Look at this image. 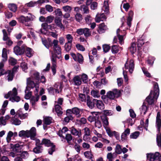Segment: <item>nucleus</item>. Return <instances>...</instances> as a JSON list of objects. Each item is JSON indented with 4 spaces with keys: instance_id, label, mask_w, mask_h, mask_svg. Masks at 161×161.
Wrapping results in <instances>:
<instances>
[{
    "instance_id": "nucleus-38",
    "label": "nucleus",
    "mask_w": 161,
    "mask_h": 161,
    "mask_svg": "<svg viewBox=\"0 0 161 161\" xmlns=\"http://www.w3.org/2000/svg\"><path fill=\"white\" fill-rule=\"evenodd\" d=\"M76 20L78 22H80L82 20V15L80 13H77L75 15Z\"/></svg>"
},
{
    "instance_id": "nucleus-39",
    "label": "nucleus",
    "mask_w": 161,
    "mask_h": 161,
    "mask_svg": "<svg viewBox=\"0 0 161 161\" xmlns=\"http://www.w3.org/2000/svg\"><path fill=\"white\" fill-rule=\"evenodd\" d=\"M84 155L86 158L89 159H91L92 158L93 155L91 151H86L84 153Z\"/></svg>"
},
{
    "instance_id": "nucleus-11",
    "label": "nucleus",
    "mask_w": 161,
    "mask_h": 161,
    "mask_svg": "<svg viewBox=\"0 0 161 161\" xmlns=\"http://www.w3.org/2000/svg\"><path fill=\"white\" fill-rule=\"evenodd\" d=\"M43 150V147L42 146H35L33 149V152L36 154L42 153Z\"/></svg>"
},
{
    "instance_id": "nucleus-27",
    "label": "nucleus",
    "mask_w": 161,
    "mask_h": 161,
    "mask_svg": "<svg viewBox=\"0 0 161 161\" xmlns=\"http://www.w3.org/2000/svg\"><path fill=\"white\" fill-rule=\"evenodd\" d=\"M20 97L17 95L10 97L9 100L12 102H18L20 100Z\"/></svg>"
},
{
    "instance_id": "nucleus-22",
    "label": "nucleus",
    "mask_w": 161,
    "mask_h": 161,
    "mask_svg": "<svg viewBox=\"0 0 161 161\" xmlns=\"http://www.w3.org/2000/svg\"><path fill=\"white\" fill-rule=\"evenodd\" d=\"M136 44L134 42H132L131 44V46L129 48V50L131 52L132 54H133L136 50Z\"/></svg>"
},
{
    "instance_id": "nucleus-34",
    "label": "nucleus",
    "mask_w": 161,
    "mask_h": 161,
    "mask_svg": "<svg viewBox=\"0 0 161 161\" xmlns=\"http://www.w3.org/2000/svg\"><path fill=\"white\" fill-rule=\"evenodd\" d=\"M27 130L25 131L24 130L20 131L19 134V136L20 137H29V135H28V133Z\"/></svg>"
},
{
    "instance_id": "nucleus-61",
    "label": "nucleus",
    "mask_w": 161,
    "mask_h": 161,
    "mask_svg": "<svg viewBox=\"0 0 161 161\" xmlns=\"http://www.w3.org/2000/svg\"><path fill=\"white\" fill-rule=\"evenodd\" d=\"M56 15L58 16H62L63 15L62 12L59 8H57L54 12Z\"/></svg>"
},
{
    "instance_id": "nucleus-54",
    "label": "nucleus",
    "mask_w": 161,
    "mask_h": 161,
    "mask_svg": "<svg viewBox=\"0 0 161 161\" xmlns=\"http://www.w3.org/2000/svg\"><path fill=\"white\" fill-rule=\"evenodd\" d=\"M97 117L98 116H94V114H93L88 117V120L91 122L95 121L96 120H97Z\"/></svg>"
},
{
    "instance_id": "nucleus-43",
    "label": "nucleus",
    "mask_w": 161,
    "mask_h": 161,
    "mask_svg": "<svg viewBox=\"0 0 161 161\" xmlns=\"http://www.w3.org/2000/svg\"><path fill=\"white\" fill-rule=\"evenodd\" d=\"M83 34L86 37H88L91 35V32L90 31V30L87 28H84Z\"/></svg>"
},
{
    "instance_id": "nucleus-35",
    "label": "nucleus",
    "mask_w": 161,
    "mask_h": 161,
    "mask_svg": "<svg viewBox=\"0 0 161 161\" xmlns=\"http://www.w3.org/2000/svg\"><path fill=\"white\" fill-rule=\"evenodd\" d=\"M81 81H82L84 83H87L88 82V76L86 74H83L80 77Z\"/></svg>"
},
{
    "instance_id": "nucleus-8",
    "label": "nucleus",
    "mask_w": 161,
    "mask_h": 161,
    "mask_svg": "<svg viewBox=\"0 0 161 161\" xmlns=\"http://www.w3.org/2000/svg\"><path fill=\"white\" fill-rule=\"evenodd\" d=\"M36 129L35 127H32L30 130H27L29 137H30L31 140H34L36 136Z\"/></svg>"
},
{
    "instance_id": "nucleus-41",
    "label": "nucleus",
    "mask_w": 161,
    "mask_h": 161,
    "mask_svg": "<svg viewBox=\"0 0 161 161\" xmlns=\"http://www.w3.org/2000/svg\"><path fill=\"white\" fill-rule=\"evenodd\" d=\"M103 52L105 53H106L109 51L110 49V47L108 44H104L103 45Z\"/></svg>"
},
{
    "instance_id": "nucleus-25",
    "label": "nucleus",
    "mask_w": 161,
    "mask_h": 161,
    "mask_svg": "<svg viewBox=\"0 0 161 161\" xmlns=\"http://www.w3.org/2000/svg\"><path fill=\"white\" fill-rule=\"evenodd\" d=\"M2 57L3 58L2 61H6L8 59V55L7 54V50L5 48H3L2 51Z\"/></svg>"
},
{
    "instance_id": "nucleus-16",
    "label": "nucleus",
    "mask_w": 161,
    "mask_h": 161,
    "mask_svg": "<svg viewBox=\"0 0 161 161\" xmlns=\"http://www.w3.org/2000/svg\"><path fill=\"white\" fill-rule=\"evenodd\" d=\"M95 107L100 109H103L104 108V104L103 102L97 99H96Z\"/></svg>"
},
{
    "instance_id": "nucleus-52",
    "label": "nucleus",
    "mask_w": 161,
    "mask_h": 161,
    "mask_svg": "<svg viewBox=\"0 0 161 161\" xmlns=\"http://www.w3.org/2000/svg\"><path fill=\"white\" fill-rule=\"evenodd\" d=\"M156 140L158 145L159 147H161V133L159 135H157Z\"/></svg>"
},
{
    "instance_id": "nucleus-23",
    "label": "nucleus",
    "mask_w": 161,
    "mask_h": 161,
    "mask_svg": "<svg viewBox=\"0 0 161 161\" xmlns=\"http://www.w3.org/2000/svg\"><path fill=\"white\" fill-rule=\"evenodd\" d=\"M7 74H8L7 76L8 81L12 80L14 76V74L11 71V70H7Z\"/></svg>"
},
{
    "instance_id": "nucleus-50",
    "label": "nucleus",
    "mask_w": 161,
    "mask_h": 161,
    "mask_svg": "<svg viewBox=\"0 0 161 161\" xmlns=\"http://www.w3.org/2000/svg\"><path fill=\"white\" fill-rule=\"evenodd\" d=\"M54 19V16L51 15L49 16L46 18V22L50 24L53 22Z\"/></svg>"
},
{
    "instance_id": "nucleus-45",
    "label": "nucleus",
    "mask_w": 161,
    "mask_h": 161,
    "mask_svg": "<svg viewBox=\"0 0 161 161\" xmlns=\"http://www.w3.org/2000/svg\"><path fill=\"white\" fill-rule=\"evenodd\" d=\"M84 130L85 134L83 137V139L85 141V136H90V132L91 131H90V129L87 127H85L84 129Z\"/></svg>"
},
{
    "instance_id": "nucleus-58",
    "label": "nucleus",
    "mask_w": 161,
    "mask_h": 161,
    "mask_svg": "<svg viewBox=\"0 0 161 161\" xmlns=\"http://www.w3.org/2000/svg\"><path fill=\"white\" fill-rule=\"evenodd\" d=\"M113 112L109 110H105L104 111V114L103 115H106L107 117L108 116H111L113 115Z\"/></svg>"
},
{
    "instance_id": "nucleus-62",
    "label": "nucleus",
    "mask_w": 161,
    "mask_h": 161,
    "mask_svg": "<svg viewBox=\"0 0 161 161\" xmlns=\"http://www.w3.org/2000/svg\"><path fill=\"white\" fill-rule=\"evenodd\" d=\"M63 9L65 11L68 12L69 13L72 10L71 7L69 6H66L63 7Z\"/></svg>"
},
{
    "instance_id": "nucleus-17",
    "label": "nucleus",
    "mask_w": 161,
    "mask_h": 161,
    "mask_svg": "<svg viewBox=\"0 0 161 161\" xmlns=\"http://www.w3.org/2000/svg\"><path fill=\"white\" fill-rule=\"evenodd\" d=\"M62 19L60 17H57L55 19V23L56 25L57 26L59 27L61 29L63 28L64 29V27L62 23H61Z\"/></svg>"
},
{
    "instance_id": "nucleus-40",
    "label": "nucleus",
    "mask_w": 161,
    "mask_h": 161,
    "mask_svg": "<svg viewBox=\"0 0 161 161\" xmlns=\"http://www.w3.org/2000/svg\"><path fill=\"white\" fill-rule=\"evenodd\" d=\"M140 134L139 131H136L131 134L130 137L131 139H136L139 136Z\"/></svg>"
},
{
    "instance_id": "nucleus-49",
    "label": "nucleus",
    "mask_w": 161,
    "mask_h": 161,
    "mask_svg": "<svg viewBox=\"0 0 161 161\" xmlns=\"http://www.w3.org/2000/svg\"><path fill=\"white\" fill-rule=\"evenodd\" d=\"M3 40L4 41H6L9 38V37L8 36L7 33L5 29L3 30Z\"/></svg>"
},
{
    "instance_id": "nucleus-47",
    "label": "nucleus",
    "mask_w": 161,
    "mask_h": 161,
    "mask_svg": "<svg viewBox=\"0 0 161 161\" xmlns=\"http://www.w3.org/2000/svg\"><path fill=\"white\" fill-rule=\"evenodd\" d=\"M51 146V147L48 149V153L50 155H52L53 152L55 151L56 146L53 144Z\"/></svg>"
},
{
    "instance_id": "nucleus-32",
    "label": "nucleus",
    "mask_w": 161,
    "mask_h": 161,
    "mask_svg": "<svg viewBox=\"0 0 161 161\" xmlns=\"http://www.w3.org/2000/svg\"><path fill=\"white\" fill-rule=\"evenodd\" d=\"M136 43L137 45V47H138V49H139V48H140L142 46V45L144 44V42L143 39H141V38H140L138 39Z\"/></svg>"
},
{
    "instance_id": "nucleus-51",
    "label": "nucleus",
    "mask_w": 161,
    "mask_h": 161,
    "mask_svg": "<svg viewBox=\"0 0 161 161\" xmlns=\"http://www.w3.org/2000/svg\"><path fill=\"white\" fill-rule=\"evenodd\" d=\"M114 93L115 97L116 96L117 98L121 96V92L120 91L118 90L117 89H114L112 92Z\"/></svg>"
},
{
    "instance_id": "nucleus-21",
    "label": "nucleus",
    "mask_w": 161,
    "mask_h": 161,
    "mask_svg": "<svg viewBox=\"0 0 161 161\" xmlns=\"http://www.w3.org/2000/svg\"><path fill=\"white\" fill-rule=\"evenodd\" d=\"M130 133V129L128 128L125 130L124 132H123L121 136V138L122 141L125 140L126 139L127 137V136L129 135Z\"/></svg>"
},
{
    "instance_id": "nucleus-24",
    "label": "nucleus",
    "mask_w": 161,
    "mask_h": 161,
    "mask_svg": "<svg viewBox=\"0 0 161 161\" xmlns=\"http://www.w3.org/2000/svg\"><path fill=\"white\" fill-rule=\"evenodd\" d=\"M72 114H75L77 117L78 118H80L81 115L80 114V110L77 107H75L72 108Z\"/></svg>"
},
{
    "instance_id": "nucleus-19",
    "label": "nucleus",
    "mask_w": 161,
    "mask_h": 161,
    "mask_svg": "<svg viewBox=\"0 0 161 161\" xmlns=\"http://www.w3.org/2000/svg\"><path fill=\"white\" fill-rule=\"evenodd\" d=\"M100 117L101 118L102 121L103 123L104 126H107L108 125L109 123L108 121V118L105 115L101 116Z\"/></svg>"
},
{
    "instance_id": "nucleus-30",
    "label": "nucleus",
    "mask_w": 161,
    "mask_h": 161,
    "mask_svg": "<svg viewBox=\"0 0 161 161\" xmlns=\"http://www.w3.org/2000/svg\"><path fill=\"white\" fill-rule=\"evenodd\" d=\"M122 153V148L121 146L119 144H117L116 146L115 149V153L117 154H120Z\"/></svg>"
},
{
    "instance_id": "nucleus-15",
    "label": "nucleus",
    "mask_w": 161,
    "mask_h": 161,
    "mask_svg": "<svg viewBox=\"0 0 161 161\" xmlns=\"http://www.w3.org/2000/svg\"><path fill=\"white\" fill-rule=\"evenodd\" d=\"M96 101V99H93L92 101L89 99L87 100V104L90 108L92 109L95 107Z\"/></svg>"
},
{
    "instance_id": "nucleus-26",
    "label": "nucleus",
    "mask_w": 161,
    "mask_h": 161,
    "mask_svg": "<svg viewBox=\"0 0 161 161\" xmlns=\"http://www.w3.org/2000/svg\"><path fill=\"white\" fill-rule=\"evenodd\" d=\"M8 7L10 10L15 12L17 9V5L11 3L8 5Z\"/></svg>"
},
{
    "instance_id": "nucleus-9",
    "label": "nucleus",
    "mask_w": 161,
    "mask_h": 161,
    "mask_svg": "<svg viewBox=\"0 0 161 161\" xmlns=\"http://www.w3.org/2000/svg\"><path fill=\"white\" fill-rule=\"evenodd\" d=\"M107 28V26L104 23H103L99 25L98 29L97 30V31L99 34H101L105 32Z\"/></svg>"
},
{
    "instance_id": "nucleus-3",
    "label": "nucleus",
    "mask_w": 161,
    "mask_h": 161,
    "mask_svg": "<svg viewBox=\"0 0 161 161\" xmlns=\"http://www.w3.org/2000/svg\"><path fill=\"white\" fill-rule=\"evenodd\" d=\"M58 41L56 40H54L53 42V50L54 52V53H52V56L53 54L56 55V56L58 55H60L61 56V47L58 45Z\"/></svg>"
},
{
    "instance_id": "nucleus-20",
    "label": "nucleus",
    "mask_w": 161,
    "mask_h": 161,
    "mask_svg": "<svg viewBox=\"0 0 161 161\" xmlns=\"http://www.w3.org/2000/svg\"><path fill=\"white\" fill-rule=\"evenodd\" d=\"M72 47V42L69 41L66 42L64 45V50L67 52H69L71 50Z\"/></svg>"
},
{
    "instance_id": "nucleus-48",
    "label": "nucleus",
    "mask_w": 161,
    "mask_h": 161,
    "mask_svg": "<svg viewBox=\"0 0 161 161\" xmlns=\"http://www.w3.org/2000/svg\"><path fill=\"white\" fill-rule=\"evenodd\" d=\"M154 155L153 153H150L147 154V159L150 161H154Z\"/></svg>"
},
{
    "instance_id": "nucleus-56",
    "label": "nucleus",
    "mask_w": 161,
    "mask_h": 161,
    "mask_svg": "<svg viewBox=\"0 0 161 161\" xmlns=\"http://www.w3.org/2000/svg\"><path fill=\"white\" fill-rule=\"evenodd\" d=\"M12 120L13 121L12 122V124H14L15 125H19L21 123V121L17 118H16L15 119L12 118Z\"/></svg>"
},
{
    "instance_id": "nucleus-6",
    "label": "nucleus",
    "mask_w": 161,
    "mask_h": 161,
    "mask_svg": "<svg viewBox=\"0 0 161 161\" xmlns=\"http://www.w3.org/2000/svg\"><path fill=\"white\" fill-rule=\"evenodd\" d=\"M23 146L22 145H20L19 144L17 143L15 144L11 143L10 144V147L11 149H12L14 152H15L17 153L21 152L22 147Z\"/></svg>"
},
{
    "instance_id": "nucleus-33",
    "label": "nucleus",
    "mask_w": 161,
    "mask_h": 161,
    "mask_svg": "<svg viewBox=\"0 0 161 161\" xmlns=\"http://www.w3.org/2000/svg\"><path fill=\"white\" fill-rule=\"evenodd\" d=\"M76 61L78 62L79 63L81 64L83 61V58L82 55L79 53L77 54V60Z\"/></svg>"
},
{
    "instance_id": "nucleus-5",
    "label": "nucleus",
    "mask_w": 161,
    "mask_h": 161,
    "mask_svg": "<svg viewBox=\"0 0 161 161\" xmlns=\"http://www.w3.org/2000/svg\"><path fill=\"white\" fill-rule=\"evenodd\" d=\"M25 47L24 44L21 47L16 46L14 48V52L17 55H21L24 53Z\"/></svg>"
},
{
    "instance_id": "nucleus-44",
    "label": "nucleus",
    "mask_w": 161,
    "mask_h": 161,
    "mask_svg": "<svg viewBox=\"0 0 161 161\" xmlns=\"http://www.w3.org/2000/svg\"><path fill=\"white\" fill-rule=\"evenodd\" d=\"M95 122V127H97L98 128H100L102 126L101 122L99 120V117L98 116L97 120H96Z\"/></svg>"
},
{
    "instance_id": "nucleus-29",
    "label": "nucleus",
    "mask_w": 161,
    "mask_h": 161,
    "mask_svg": "<svg viewBox=\"0 0 161 161\" xmlns=\"http://www.w3.org/2000/svg\"><path fill=\"white\" fill-rule=\"evenodd\" d=\"M119 51V46L117 45H113L111 48V51L113 53L116 54L118 53Z\"/></svg>"
},
{
    "instance_id": "nucleus-31",
    "label": "nucleus",
    "mask_w": 161,
    "mask_h": 161,
    "mask_svg": "<svg viewBox=\"0 0 161 161\" xmlns=\"http://www.w3.org/2000/svg\"><path fill=\"white\" fill-rule=\"evenodd\" d=\"M80 9L81 10L83 11L84 14H87L89 12L88 6L84 4L80 6Z\"/></svg>"
},
{
    "instance_id": "nucleus-46",
    "label": "nucleus",
    "mask_w": 161,
    "mask_h": 161,
    "mask_svg": "<svg viewBox=\"0 0 161 161\" xmlns=\"http://www.w3.org/2000/svg\"><path fill=\"white\" fill-rule=\"evenodd\" d=\"M73 117L72 115H67L64 120V121L66 123H68L69 122L70 120H72L73 119Z\"/></svg>"
},
{
    "instance_id": "nucleus-12",
    "label": "nucleus",
    "mask_w": 161,
    "mask_h": 161,
    "mask_svg": "<svg viewBox=\"0 0 161 161\" xmlns=\"http://www.w3.org/2000/svg\"><path fill=\"white\" fill-rule=\"evenodd\" d=\"M41 144L42 146L44 145L46 147H50L53 143L51 142V141L48 139L43 138Z\"/></svg>"
},
{
    "instance_id": "nucleus-60",
    "label": "nucleus",
    "mask_w": 161,
    "mask_h": 161,
    "mask_svg": "<svg viewBox=\"0 0 161 161\" xmlns=\"http://www.w3.org/2000/svg\"><path fill=\"white\" fill-rule=\"evenodd\" d=\"M13 133L11 131H10L8 132L6 137L7 140L8 142L11 140V138L13 136Z\"/></svg>"
},
{
    "instance_id": "nucleus-59",
    "label": "nucleus",
    "mask_w": 161,
    "mask_h": 161,
    "mask_svg": "<svg viewBox=\"0 0 161 161\" xmlns=\"http://www.w3.org/2000/svg\"><path fill=\"white\" fill-rule=\"evenodd\" d=\"M64 139H65L66 140L67 142H69V141H70L71 140H72L73 137L70 134H67L66 135V136L65 137H64Z\"/></svg>"
},
{
    "instance_id": "nucleus-7",
    "label": "nucleus",
    "mask_w": 161,
    "mask_h": 161,
    "mask_svg": "<svg viewBox=\"0 0 161 161\" xmlns=\"http://www.w3.org/2000/svg\"><path fill=\"white\" fill-rule=\"evenodd\" d=\"M125 67L126 69H128L130 72L132 73L134 68V64L133 61L132 60H130L129 64H128L127 61H126L125 64Z\"/></svg>"
},
{
    "instance_id": "nucleus-36",
    "label": "nucleus",
    "mask_w": 161,
    "mask_h": 161,
    "mask_svg": "<svg viewBox=\"0 0 161 161\" xmlns=\"http://www.w3.org/2000/svg\"><path fill=\"white\" fill-rule=\"evenodd\" d=\"M107 97L111 100H113L115 98V95L112 91H109L107 93Z\"/></svg>"
},
{
    "instance_id": "nucleus-14",
    "label": "nucleus",
    "mask_w": 161,
    "mask_h": 161,
    "mask_svg": "<svg viewBox=\"0 0 161 161\" xmlns=\"http://www.w3.org/2000/svg\"><path fill=\"white\" fill-rule=\"evenodd\" d=\"M73 81L75 85L76 86H80L82 83L80 77L79 75L75 76L73 78Z\"/></svg>"
},
{
    "instance_id": "nucleus-28",
    "label": "nucleus",
    "mask_w": 161,
    "mask_h": 161,
    "mask_svg": "<svg viewBox=\"0 0 161 161\" xmlns=\"http://www.w3.org/2000/svg\"><path fill=\"white\" fill-rule=\"evenodd\" d=\"M52 118L50 117H46L44 118V123L46 125H49L52 122Z\"/></svg>"
},
{
    "instance_id": "nucleus-2",
    "label": "nucleus",
    "mask_w": 161,
    "mask_h": 161,
    "mask_svg": "<svg viewBox=\"0 0 161 161\" xmlns=\"http://www.w3.org/2000/svg\"><path fill=\"white\" fill-rule=\"evenodd\" d=\"M28 16L26 17L21 16L18 18V20L20 23L24 24L25 26H30L31 24L28 22L33 20V16L31 13L28 14Z\"/></svg>"
},
{
    "instance_id": "nucleus-42",
    "label": "nucleus",
    "mask_w": 161,
    "mask_h": 161,
    "mask_svg": "<svg viewBox=\"0 0 161 161\" xmlns=\"http://www.w3.org/2000/svg\"><path fill=\"white\" fill-rule=\"evenodd\" d=\"M8 62L9 63V64L12 65V66H14L15 65L17 62V60L13 58H11L9 60H8Z\"/></svg>"
},
{
    "instance_id": "nucleus-4",
    "label": "nucleus",
    "mask_w": 161,
    "mask_h": 161,
    "mask_svg": "<svg viewBox=\"0 0 161 161\" xmlns=\"http://www.w3.org/2000/svg\"><path fill=\"white\" fill-rule=\"evenodd\" d=\"M61 56L60 55L59 56H56V55L55 54H53L52 56L51 60L52 62V63L51 69L53 75H55L56 72V58H58L59 59L61 57Z\"/></svg>"
},
{
    "instance_id": "nucleus-55",
    "label": "nucleus",
    "mask_w": 161,
    "mask_h": 161,
    "mask_svg": "<svg viewBox=\"0 0 161 161\" xmlns=\"http://www.w3.org/2000/svg\"><path fill=\"white\" fill-rule=\"evenodd\" d=\"M27 85L30 86V87L31 88H33L36 86L35 83L33 81L31 80H27Z\"/></svg>"
},
{
    "instance_id": "nucleus-64",
    "label": "nucleus",
    "mask_w": 161,
    "mask_h": 161,
    "mask_svg": "<svg viewBox=\"0 0 161 161\" xmlns=\"http://www.w3.org/2000/svg\"><path fill=\"white\" fill-rule=\"evenodd\" d=\"M45 8L46 10L49 12H51L53 11V8L50 5H46Z\"/></svg>"
},
{
    "instance_id": "nucleus-10",
    "label": "nucleus",
    "mask_w": 161,
    "mask_h": 161,
    "mask_svg": "<svg viewBox=\"0 0 161 161\" xmlns=\"http://www.w3.org/2000/svg\"><path fill=\"white\" fill-rule=\"evenodd\" d=\"M71 133L73 135L77 136L78 137H80L82 135L81 130L78 129L77 130L74 127H72L71 128Z\"/></svg>"
},
{
    "instance_id": "nucleus-63",
    "label": "nucleus",
    "mask_w": 161,
    "mask_h": 161,
    "mask_svg": "<svg viewBox=\"0 0 161 161\" xmlns=\"http://www.w3.org/2000/svg\"><path fill=\"white\" fill-rule=\"evenodd\" d=\"M98 4L96 2H93L91 4V8L92 9L95 10L97 8Z\"/></svg>"
},
{
    "instance_id": "nucleus-1",
    "label": "nucleus",
    "mask_w": 161,
    "mask_h": 161,
    "mask_svg": "<svg viewBox=\"0 0 161 161\" xmlns=\"http://www.w3.org/2000/svg\"><path fill=\"white\" fill-rule=\"evenodd\" d=\"M159 94V89L157 83L154 85V91L151 90L149 95L146 97V100L149 105H152L154 104L155 99L157 100Z\"/></svg>"
},
{
    "instance_id": "nucleus-57",
    "label": "nucleus",
    "mask_w": 161,
    "mask_h": 161,
    "mask_svg": "<svg viewBox=\"0 0 161 161\" xmlns=\"http://www.w3.org/2000/svg\"><path fill=\"white\" fill-rule=\"evenodd\" d=\"M75 46L76 48L78 50L82 51H84L85 50V48L84 47V46L80 44H76Z\"/></svg>"
},
{
    "instance_id": "nucleus-13",
    "label": "nucleus",
    "mask_w": 161,
    "mask_h": 161,
    "mask_svg": "<svg viewBox=\"0 0 161 161\" xmlns=\"http://www.w3.org/2000/svg\"><path fill=\"white\" fill-rule=\"evenodd\" d=\"M25 47L24 53L25 54L26 56L29 57H31L32 55L31 53L32 49L30 47H27L24 44Z\"/></svg>"
},
{
    "instance_id": "nucleus-18",
    "label": "nucleus",
    "mask_w": 161,
    "mask_h": 161,
    "mask_svg": "<svg viewBox=\"0 0 161 161\" xmlns=\"http://www.w3.org/2000/svg\"><path fill=\"white\" fill-rule=\"evenodd\" d=\"M55 109L58 116H60L62 114L63 112L61 111L62 108L58 104L55 105Z\"/></svg>"
},
{
    "instance_id": "nucleus-53",
    "label": "nucleus",
    "mask_w": 161,
    "mask_h": 161,
    "mask_svg": "<svg viewBox=\"0 0 161 161\" xmlns=\"http://www.w3.org/2000/svg\"><path fill=\"white\" fill-rule=\"evenodd\" d=\"M115 154V153L112 154L111 153H109L107 154V158L108 160V161H113V156Z\"/></svg>"
},
{
    "instance_id": "nucleus-37",
    "label": "nucleus",
    "mask_w": 161,
    "mask_h": 161,
    "mask_svg": "<svg viewBox=\"0 0 161 161\" xmlns=\"http://www.w3.org/2000/svg\"><path fill=\"white\" fill-rule=\"evenodd\" d=\"M156 124L158 131L160 132L161 127V119H156Z\"/></svg>"
}]
</instances>
